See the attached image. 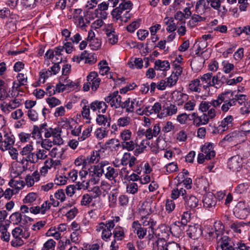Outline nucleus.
Listing matches in <instances>:
<instances>
[{
  "label": "nucleus",
  "mask_w": 250,
  "mask_h": 250,
  "mask_svg": "<svg viewBox=\"0 0 250 250\" xmlns=\"http://www.w3.org/2000/svg\"><path fill=\"white\" fill-rule=\"evenodd\" d=\"M93 172L98 177H101L103 174L109 180H113L116 182V179L118 176V170L109 166L106 161H102L94 167Z\"/></svg>",
  "instance_id": "1"
},
{
  "label": "nucleus",
  "mask_w": 250,
  "mask_h": 250,
  "mask_svg": "<svg viewBox=\"0 0 250 250\" xmlns=\"http://www.w3.org/2000/svg\"><path fill=\"white\" fill-rule=\"evenodd\" d=\"M113 228V223L109 222L107 225L106 223L101 222L96 226V230L98 232L102 231V238L105 241H108L112 235L111 230Z\"/></svg>",
  "instance_id": "2"
},
{
  "label": "nucleus",
  "mask_w": 250,
  "mask_h": 250,
  "mask_svg": "<svg viewBox=\"0 0 250 250\" xmlns=\"http://www.w3.org/2000/svg\"><path fill=\"white\" fill-rule=\"evenodd\" d=\"M250 207L248 203L245 202H239L233 209L235 216L240 219H244L250 214Z\"/></svg>",
  "instance_id": "3"
},
{
  "label": "nucleus",
  "mask_w": 250,
  "mask_h": 250,
  "mask_svg": "<svg viewBox=\"0 0 250 250\" xmlns=\"http://www.w3.org/2000/svg\"><path fill=\"white\" fill-rule=\"evenodd\" d=\"M159 229L165 232L169 230L170 233L176 237H179L183 233L184 226L180 224V222H175L171 225L170 227L166 226L165 224H161L159 226Z\"/></svg>",
  "instance_id": "4"
},
{
  "label": "nucleus",
  "mask_w": 250,
  "mask_h": 250,
  "mask_svg": "<svg viewBox=\"0 0 250 250\" xmlns=\"http://www.w3.org/2000/svg\"><path fill=\"white\" fill-rule=\"evenodd\" d=\"M121 99L122 98L119 95L118 91L110 93L108 96L104 98L106 103L110 104L111 107H114L115 108L121 106L122 103Z\"/></svg>",
  "instance_id": "5"
},
{
  "label": "nucleus",
  "mask_w": 250,
  "mask_h": 250,
  "mask_svg": "<svg viewBox=\"0 0 250 250\" xmlns=\"http://www.w3.org/2000/svg\"><path fill=\"white\" fill-rule=\"evenodd\" d=\"M14 136L11 133H5L3 135V138L1 142L0 149L4 151L7 150L10 148H12L15 142Z\"/></svg>",
  "instance_id": "6"
},
{
  "label": "nucleus",
  "mask_w": 250,
  "mask_h": 250,
  "mask_svg": "<svg viewBox=\"0 0 250 250\" xmlns=\"http://www.w3.org/2000/svg\"><path fill=\"white\" fill-rule=\"evenodd\" d=\"M216 241L217 248H220L222 250H235L231 245L230 238L227 235L219 237Z\"/></svg>",
  "instance_id": "7"
},
{
  "label": "nucleus",
  "mask_w": 250,
  "mask_h": 250,
  "mask_svg": "<svg viewBox=\"0 0 250 250\" xmlns=\"http://www.w3.org/2000/svg\"><path fill=\"white\" fill-rule=\"evenodd\" d=\"M202 201L203 207L210 209L215 208L216 204V198L212 193L208 192L204 196Z\"/></svg>",
  "instance_id": "8"
},
{
  "label": "nucleus",
  "mask_w": 250,
  "mask_h": 250,
  "mask_svg": "<svg viewBox=\"0 0 250 250\" xmlns=\"http://www.w3.org/2000/svg\"><path fill=\"white\" fill-rule=\"evenodd\" d=\"M22 229L20 227L15 228L12 231V234L15 240L11 241V245L14 247H18L22 245L24 243L21 239Z\"/></svg>",
  "instance_id": "9"
},
{
  "label": "nucleus",
  "mask_w": 250,
  "mask_h": 250,
  "mask_svg": "<svg viewBox=\"0 0 250 250\" xmlns=\"http://www.w3.org/2000/svg\"><path fill=\"white\" fill-rule=\"evenodd\" d=\"M214 231H210L208 232L209 237H216V239L224 234V226L220 221L215 222L214 224Z\"/></svg>",
  "instance_id": "10"
},
{
  "label": "nucleus",
  "mask_w": 250,
  "mask_h": 250,
  "mask_svg": "<svg viewBox=\"0 0 250 250\" xmlns=\"http://www.w3.org/2000/svg\"><path fill=\"white\" fill-rule=\"evenodd\" d=\"M242 164V159L238 155H235L229 159L228 165L229 168L233 171H239Z\"/></svg>",
  "instance_id": "11"
},
{
  "label": "nucleus",
  "mask_w": 250,
  "mask_h": 250,
  "mask_svg": "<svg viewBox=\"0 0 250 250\" xmlns=\"http://www.w3.org/2000/svg\"><path fill=\"white\" fill-rule=\"evenodd\" d=\"M213 144L207 143L201 148V151L206 157V160H211L215 156V151L214 150Z\"/></svg>",
  "instance_id": "12"
},
{
  "label": "nucleus",
  "mask_w": 250,
  "mask_h": 250,
  "mask_svg": "<svg viewBox=\"0 0 250 250\" xmlns=\"http://www.w3.org/2000/svg\"><path fill=\"white\" fill-rule=\"evenodd\" d=\"M33 149V146L31 144H28L23 147L20 151V154L22 156H25V160L32 164L33 160V157H34V152H32Z\"/></svg>",
  "instance_id": "13"
},
{
  "label": "nucleus",
  "mask_w": 250,
  "mask_h": 250,
  "mask_svg": "<svg viewBox=\"0 0 250 250\" xmlns=\"http://www.w3.org/2000/svg\"><path fill=\"white\" fill-rule=\"evenodd\" d=\"M132 228L140 239L144 238L146 235L147 229L142 227L141 224L138 221H135L132 223Z\"/></svg>",
  "instance_id": "14"
},
{
  "label": "nucleus",
  "mask_w": 250,
  "mask_h": 250,
  "mask_svg": "<svg viewBox=\"0 0 250 250\" xmlns=\"http://www.w3.org/2000/svg\"><path fill=\"white\" fill-rule=\"evenodd\" d=\"M171 96L174 103L178 105H182L188 99V95L180 91H173L171 94Z\"/></svg>",
  "instance_id": "15"
},
{
  "label": "nucleus",
  "mask_w": 250,
  "mask_h": 250,
  "mask_svg": "<svg viewBox=\"0 0 250 250\" xmlns=\"http://www.w3.org/2000/svg\"><path fill=\"white\" fill-rule=\"evenodd\" d=\"M186 207L189 209H194L198 205L199 200L197 198L191 194L186 195L183 197Z\"/></svg>",
  "instance_id": "16"
},
{
  "label": "nucleus",
  "mask_w": 250,
  "mask_h": 250,
  "mask_svg": "<svg viewBox=\"0 0 250 250\" xmlns=\"http://www.w3.org/2000/svg\"><path fill=\"white\" fill-rule=\"evenodd\" d=\"M137 163V159L132 156L130 153L125 152L121 160V164L123 166L129 165V167H132Z\"/></svg>",
  "instance_id": "17"
},
{
  "label": "nucleus",
  "mask_w": 250,
  "mask_h": 250,
  "mask_svg": "<svg viewBox=\"0 0 250 250\" xmlns=\"http://www.w3.org/2000/svg\"><path fill=\"white\" fill-rule=\"evenodd\" d=\"M170 68V63L168 61H162L157 60L155 62L154 69L157 71H163L162 74L164 76H166V71Z\"/></svg>",
  "instance_id": "18"
},
{
  "label": "nucleus",
  "mask_w": 250,
  "mask_h": 250,
  "mask_svg": "<svg viewBox=\"0 0 250 250\" xmlns=\"http://www.w3.org/2000/svg\"><path fill=\"white\" fill-rule=\"evenodd\" d=\"M90 107L93 111L104 113L107 109V105L103 101H95L90 104Z\"/></svg>",
  "instance_id": "19"
},
{
  "label": "nucleus",
  "mask_w": 250,
  "mask_h": 250,
  "mask_svg": "<svg viewBox=\"0 0 250 250\" xmlns=\"http://www.w3.org/2000/svg\"><path fill=\"white\" fill-rule=\"evenodd\" d=\"M187 231L189 237L193 239L198 238L202 233L201 227L197 225L189 226Z\"/></svg>",
  "instance_id": "20"
},
{
  "label": "nucleus",
  "mask_w": 250,
  "mask_h": 250,
  "mask_svg": "<svg viewBox=\"0 0 250 250\" xmlns=\"http://www.w3.org/2000/svg\"><path fill=\"white\" fill-rule=\"evenodd\" d=\"M46 127H47L46 123L42 124L39 126L34 125L32 131V137L34 139H41L42 133L45 132Z\"/></svg>",
  "instance_id": "21"
},
{
  "label": "nucleus",
  "mask_w": 250,
  "mask_h": 250,
  "mask_svg": "<svg viewBox=\"0 0 250 250\" xmlns=\"http://www.w3.org/2000/svg\"><path fill=\"white\" fill-rule=\"evenodd\" d=\"M8 185L15 191L18 193L24 186V181L20 178L11 179L8 183Z\"/></svg>",
  "instance_id": "22"
},
{
  "label": "nucleus",
  "mask_w": 250,
  "mask_h": 250,
  "mask_svg": "<svg viewBox=\"0 0 250 250\" xmlns=\"http://www.w3.org/2000/svg\"><path fill=\"white\" fill-rule=\"evenodd\" d=\"M163 109L162 112L158 115V117L160 118L167 117V116L172 115L176 114L177 111V108L174 104H170L169 106L167 107L163 106Z\"/></svg>",
  "instance_id": "23"
},
{
  "label": "nucleus",
  "mask_w": 250,
  "mask_h": 250,
  "mask_svg": "<svg viewBox=\"0 0 250 250\" xmlns=\"http://www.w3.org/2000/svg\"><path fill=\"white\" fill-rule=\"evenodd\" d=\"M212 77V73H207L200 77L199 80L202 82L201 84L205 90L211 86Z\"/></svg>",
  "instance_id": "24"
},
{
  "label": "nucleus",
  "mask_w": 250,
  "mask_h": 250,
  "mask_svg": "<svg viewBox=\"0 0 250 250\" xmlns=\"http://www.w3.org/2000/svg\"><path fill=\"white\" fill-rule=\"evenodd\" d=\"M233 121V117L232 116L228 115L221 122L218 127H221L222 131H224L232 126Z\"/></svg>",
  "instance_id": "25"
},
{
  "label": "nucleus",
  "mask_w": 250,
  "mask_h": 250,
  "mask_svg": "<svg viewBox=\"0 0 250 250\" xmlns=\"http://www.w3.org/2000/svg\"><path fill=\"white\" fill-rule=\"evenodd\" d=\"M141 224L144 226H149L152 230H153L154 227L156 225L157 222L154 219L149 217L148 215H143L140 219Z\"/></svg>",
  "instance_id": "26"
},
{
  "label": "nucleus",
  "mask_w": 250,
  "mask_h": 250,
  "mask_svg": "<svg viewBox=\"0 0 250 250\" xmlns=\"http://www.w3.org/2000/svg\"><path fill=\"white\" fill-rule=\"evenodd\" d=\"M52 136L53 137L52 142L54 145H61L63 144V140L61 137V129L59 127L52 128Z\"/></svg>",
  "instance_id": "27"
},
{
  "label": "nucleus",
  "mask_w": 250,
  "mask_h": 250,
  "mask_svg": "<svg viewBox=\"0 0 250 250\" xmlns=\"http://www.w3.org/2000/svg\"><path fill=\"white\" fill-rule=\"evenodd\" d=\"M105 34L108 42L111 44H114L118 42V36L113 28L106 29Z\"/></svg>",
  "instance_id": "28"
},
{
  "label": "nucleus",
  "mask_w": 250,
  "mask_h": 250,
  "mask_svg": "<svg viewBox=\"0 0 250 250\" xmlns=\"http://www.w3.org/2000/svg\"><path fill=\"white\" fill-rule=\"evenodd\" d=\"M230 93V91H227L219 95L217 99L213 100L209 102L210 106H213L212 108H214V109L220 107V104L225 100L224 96H226L227 95L229 94Z\"/></svg>",
  "instance_id": "29"
},
{
  "label": "nucleus",
  "mask_w": 250,
  "mask_h": 250,
  "mask_svg": "<svg viewBox=\"0 0 250 250\" xmlns=\"http://www.w3.org/2000/svg\"><path fill=\"white\" fill-rule=\"evenodd\" d=\"M96 122L100 125H103L105 127L110 126V118L106 115L99 114L96 118Z\"/></svg>",
  "instance_id": "30"
},
{
  "label": "nucleus",
  "mask_w": 250,
  "mask_h": 250,
  "mask_svg": "<svg viewBox=\"0 0 250 250\" xmlns=\"http://www.w3.org/2000/svg\"><path fill=\"white\" fill-rule=\"evenodd\" d=\"M225 100L223 103L224 104L221 106V110L224 112H227L231 106L235 105V100L230 98L229 97L227 98L226 96H224Z\"/></svg>",
  "instance_id": "31"
},
{
  "label": "nucleus",
  "mask_w": 250,
  "mask_h": 250,
  "mask_svg": "<svg viewBox=\"0 0 250 250\" xmlns=\"http://www.w3.org/2000/svg\"><path fill=\"white\" fill-rule=\"evenodd\" d=\"M47 157V151L43 149H39L36 153H34L32 164L37 163L39 160H44Z\"/></svg>",
  "instance_id": "32"
},
{
  "label": "nucleus",
  "mask_w": 250,
  "mask_h": 250,
  "mask_svg": "<svg viewBox=\"0 0 250 250\" xmlns=\"http://www.w3.org/2000/svg\"><path fill=\"white\" fill-rule=\"evenodd\" d=\"M202 84L199 79L191 81L188 85L189 89L192 92L200 93L201 91Z\"/></svg>",
  "instance_id": "33"
},
{
  "label": "nucleus",
  "mask_w": 250,
  "mask_h": 250,
  "mask_svg": "<svg viewBox=\"0 0 250 250\" xmlns=\"http://www.w3.org/2000/svg\"><path fill=\"white\" fill-rule=\"evenodd\" d=\"M167 243L164 239H157L153 242L152 250H165Z\"/></svg>",
  "instance_id": "34"
},
{
  "label": "nucleus",
  "mask_w": 250,
  "mask_h": 250,
  "mask_svg": "<svg viewBox=\"0 0 250 250\" xmlns=\"http://www.w3.org/2000/svg\"><path fill=\"white\" fill-rule=\"evenodd\" d=\"M209 122L206 115V113H203L202 115L197 116L194 119V125L196 126H199L202 125H206Z\"/></svg>",
  "instance_id": "35"
},
{
  "label": "nucleus",
  "mask_w": 250,
  "mask_h": 250,
  "mask_svg": "<svg viewBox=\"0 0 250 250\" xmlns=\"http://www.w3.org/2000/svg\"><path fill=\"white\" fill-rule=\"evenodd\" d=\"M0 108L3 112L9 113L17 108V107L15 106L13 102L12 101H10L8 103L4 102L0 104Z\"/></svg>",
  "instance_id": "36"
},
{
  "label": "nucleus",
  "mask_w": 250,
  "mask_h": 250,
  "mask_svg": "<svg viewBox=\"0 0 250 250\" xmlns=\"http://www.w3.org/2000/svg\"><path fill=\"white\" fill-rule=\"evenodd\" d=\"M113 237L115 240H122L125 237L124 230L123 228L116 227L113 232Z\"/></svg>",
  "instance_id": "37"
},
{
  "label": "nucleus",
  "mask_w": 250,
  "mask_h": 250,
  "mask_svg": "<svg viewBox=\"0 0 250 250\" xmlns=\"http://www.w3.org/2000/svg\"><path fill=\"white\" fill-rule=\"evenodd\" d=\"M86 158L87 165L97 163L100 159V154L98 151H93L90 156H87Z\"/></svg>",
  "instance_id": "38"
},
{
  "label": "nucleus",
  "mask_w": 250,
  "mask_h": 250,
  "mask_svg": "<svg viewBox=\"0 0 250 250\" xmlns=\"http://www.w3.org/2000/svg\"><path fill=\"white\" fill-rule=\"evenodd\" d=\"M128 64L129 67L132 69L135 68L141 69L143 66V62L141 58H136L133 61L129 62Z\"/></svg>",
  "instance_id": "39"
},
{
  "label": "nucleus",
  "mask_w": 250,
  "mask_h": 250,
  "mask_svg": "<svg viewBox=\"0 0 250 250\" xmlns=\"http://www.w3.org/2000/svg\"><path fill=\"white\" fill-rule=\"evenodd\" d=\"M16 21V20L10 19L6 22L4 28L9 33L14 32L16 30L17 27Z\"/></svg>",
  "instance_id": "40"
},
{
  "label": "nucleus",
  "mask_w": 250,
  "mask_h": 250,
  "mask_svg": "<svg viewBox=\"0 0 250 250\" xmlns=\"http://www.w3.org/2000/svg\"><path fill=\"white\" fill-rule=\"evenodd\" d=\"M107 64V62L105 60H103L99 63V73L101 75H108L107 73L109 71L110 68L108 66Z\"/></svg>",
  "instance_id": "41"
},
{
  "label": "nucleus",
  "mask_w": 250,
  "mask_h": 250,
  "mask_svg": "<svg viewBox=\"0 0 250 250\" xmlns=\"http://www.w3.org/2000/svg\"><path fill=\"white\" fill-rule=\"evenodd\" d=\"M151 208L149 201H145L140 209V213L143 215H148L151 214Z\"/></svg>",
  "instance_id": "42"
},
{
  "label": "nucleus",
  "mask_w": 250,
  "mask_h": 250,
  "mask_svg": "<svg viewBox=\"0 0 250 250\" xmlns=\"http://www.w3.org/2000/svg\"><path fill=\"white\" fill-rule=\"evenodd\" d=\"M63 150L60 146L55 147L49 152L51 157L61 158L63 154Z\"/></svg>",
  "instance_id": "43"
},
{
  "label": "nucleus",
  "mask_w": 250,
  "mask_h": 250,
  "mask_svg": "<svg viewBox=\"0 0 250 250\" xmlns=\"http://www.w3.org/2000/svg\"><path fill=\"white\" fill-rule=\"evenodd\" d=\"M123 11L121 10L118 7L113 9L111 12V15L114 21L117 22L120 21L122 23L123 22L122 14Z\"/></svg>",
  "instance_id": "44"
},
{
  "label": "nucleus",
  "mask_w": 250,
  "mask_h": 250,
  "mask_svg": "<svg viewBox=\"0 0 250 250\" xmlns=\"http://www.w3.org/2000/svg\"><path fill=\"white\" fill-rule=\"evenodd\" d=\"M130 104V99L128 98L124 102H122L121 107L122 108H125L126 111L127 112L132 113L134 111V101H131V104Z\"/></svg>",
  "instance_id": "45"
},
{
  "label": "nucleus",
  "mask_w": 250,
  "mask_h": 250,
  "mask_svg": "<svg viewBox=\"0 0 250 250\" xmlns=\"http://www.w3.org/2000/svg\"><path fill=\"white\" fill-rule=\"evenodd\" d=\"M133 6V3L131 1H122L118 7L123 12L125 10L130 11Z\"/></svg>",
  "instance_id": "46"
},
{
  "label": "nucleus",
  "mask_w": 250,
  "mask_h": 250,
  "mask_svg": "<svg viewBox=\"0 0 250 250\" xmlns=\"http://www.w3.org/2000/svg\"><path fill=\"white\" fill-rule=\"evenodd\" d=\"M240 132L238 131H235L230 133L226 135L223 139L224 141L228 142H232L237 140L240 137Z\"/></svg>",
  "instance_id": "47"
},
{
  "label": "nucleus",
  "mask_w": 250,
  "mask_h": 250,
  "mask_svg": "<svg viewBox=\"0 0 250 250\" xmlns=\"http://www.w3.org/2000/svg\"><path fill=\"white\" fill-rule=\"evenodd\" d=\"M206 20V18L201 17L198 15L194 14L191 19L189 21V24L192 26L196 25L199 22L204 21Z\"/></svg>",
  "instance_id": "48"
},
{
  "label": "nucleus",
  "mask_w": 250,
  "mask_h": 250,
  "mask_svg": "<svg viewBox=\"0 0 250 250\" xmlns=\"http://www.w3.org/2000/svg\"><path fill=\"white\" fill-rule=\"evenodd\" d=\"M39 0H21V4L25 8H33L35 7Z\"/></svg>",
  "instance_id": "49"
},
{
  "label": "nucleus",
  "mask_w": 250,
  "mask_h": 250,
  "mask_svg": "<svg viewBox=\"0 0 250 250\" xmlns=\"http://www.w3.org/2000/svg\"><path fill=\"white\" fill-rule=\"evenodd\" d=\"M38 197V195L36 193L31 192L28 193L23 200V202L24 204H31L33 202L36 201Z\"/></svg>",
  "instance_id": "50"
},
{
  "label": "nucleus",
  "mask_w": 250,
  "mask_h": 250,
  "mask_svg": "<svg viewBox=\"0 0 250 250\" xmlns=\"http://www.w3.org/2000/svg\"><path fill=\"white\" fill-rule=\"evenodd\" d=\"M0 232H1V239L3 241L8 242L10 240V234L7 231V229L5 226H1V228H0Z\"/></svg>",
  "instance_id": "51"
},
{
  "label": "nucleus",
  "mask_w": 250,
  "mask_h": 250,
  "mask_svg": "<svg viewBox=\"0 0 250 250\" xmlns=\"http://www.w3.org/2000/svg\"><path fill=\"white\" fill-rule=\"evenodd\" d=\"M33 221V219L32 218L21 214L18 222V225L23 227L26 226L29 222Z\"/></svg>",
  "instance_id": "52"
},
{
  "label": "nucleus",
  "mask_w": 250,
  "mask_h": 250,
  "mask_svg": "<svg viewBox=\"0 0 250 250\" xmlns=\"http://www.w3.org/2000/svg\"><path fill=\"white\" fill-rule=\"evenodd\" d=\"M136 144L133 141H125L121 143V146L123 148L126 149L128 151H132L134 148Z\"/></svg>",
  "instance_id": "53"
},
{
  "label": "nucleus",
  "mask_w": 250,
  "mask_h": 250,
  "mask_svg": "<svg viewBox=\"0 0 250 250\" xmlns=\"http://www.w3.org/2000/svg\"><path fill=\"white\" fill-rule=\"evenodd\" d=\"M52 75L51 71H50V70H45L43 69L40 72V79L39 81L42 83H43L45 81V79L48 78L49 77L51 76Z\"/></svg>",
  "instance_id": "54"
},
{
  "label": "nucleus",
  "mask_w": 250,
  "mask_h": 250,
  "mask_svg": "<svg viewBox=\"0 0 250 250\" xmlns=\"http://www.w3.org/2000/svg\"><path fill=\"white\" fill-rule=\"evenodd\" d=\"M231 97H232V99L235 100V104L236 105V103H238L240 105H242L243 104H245L246 101V96L243 94L236 95L235 96V97H233L232 94L233 93L230 91Z\"/></svg>",
  "instance_id": "55"
},
{
  "label": "nucleus",
  "mask_w": 250,
  "mask_h": 250,
  "mask_svg": "<svg viewBox=\"0 0 250 250\" xmlns=\"http://www.w3.org/2000/svg\"><path fill=\"white\" fill-rule=\"evenodd\" d=\"M131 119L128 117H121L117 120V125L120 127L127 126L130 123Z\"/></svg>",
  "instance_id": "56"
},
{
  "label": "nucleus",
  "mask_w": 250,
  "mask_h": 250,
  "mask_svg": "<svg viewBox=\"0 0 250 250\" xmlns=\"http://www.w3.org/2000/svg\"><path fill=\"white\" fill-rule=\"evenodd\" d=\"M74 163L76 166H82L83 168H85L87 165L86 158L83 156H80L78 157L75 160Z\"/></svg>",
  "instance_id": "57"
},
{
  "label": "nucleus",
  "mask_w": 250,
  "mask_h": 250,
  "mask_svg": "<svg viewBox=\"0 0 250 250\" xmlns=\"http://www.w3.org/2000/svg\"><path fill=\"white\" fill-rule=\"evenodd\" d=\"M140 24V20L135 21L126 27L127 30L130 33H133L138 28Z\"/></svg>",
  "instance_id": "58"
},
{
  "label": "nucleus",
  "mask_w": 250,
  "mask_h": 250,
  "mask_svg": "<svg viewBox=\"0 0 250 250\" xmlns=\"http://www.w3.org/2000/svg\"><path fill=\"white\" fill-rule=\"evenodd\" d=\"M56 242L53 239H50L46 242L42 250H55Z\"/></svg>",
  "instance_id": "59"
},
{
  "label": "nucleus",
  "mask_w": 250,
  "mask_h": 250,
  "mask_svg": "<svg viewBox=\"0 0 250 250\" xmlns=\"http://www.w3.org/2000/svg\"><path fill=\"white\" fill-rule=\"evenodd\" d=\"M46 101L49 104V106L51 108L54 107L61 104V101L54 97L48 98L46 99Z\"/></svg>",
  "instance_id": "60"
},
{
  "label": "nucleus",
  "mask_w": 250,
  "mask_h": 250,
  "mask_svg": "<svg viewBox=\"0 0 250 250\" xmlns=\"http://www.w3.org/2000/svg\"><path fill=\"white\" fill-rule=\"evenodd\" d=\"M223 70L225 73H229L234 68V65L232 63H229L228 62L224 61L222 62Z\"/></svg>",
  "instance_id": "61"
},
{
  "label": "nucleus",
  "mask_w": 250,
  "mask_h": 250,
  "mask_svg": "<svg viewBox=\"0 0 250 250\" xmlns=\"http://www.w3.org/2000/svg\"><path fill=\"white\" fill-rule=\"evenodd\" d=\"M128 193L134 194L138 191V185L135 183H130L126 187Z\"/></svg>",
  "instance_id": "62"
},
{
  "label": "nucleus",
  "mask_w": 250,
  "mask_h": 250,
  "mask_svg": "<svg viewBox=\"0 0 250 250\" xmlns=\"http://www.w3.org/2000/svg\"><path fill=\"white\" fill-rule=\"evenodd\" d=\"M93 197L88 194H85L82 196L81 204L82 206H88L91 202Z\"/></svg>",
  "instance_id": "63"
},
{
  "label": "nucleus",
  "mask_w": 250,
  "mask_h": 250,
  "mask_svg": "<svg viewBox=\"0 0 250 250\" xmlns=\"http://www.w3.org/2000/svg\"><path fill=\"white\" fill-rule=\"evenodd\" d=\"M165 250H181V248L179 244L172 241L167 243Z\"/></svg>",
  "instance_id": "64"
}]
</instances>
